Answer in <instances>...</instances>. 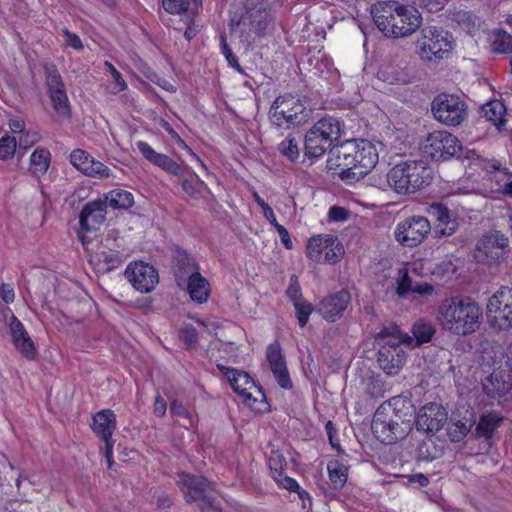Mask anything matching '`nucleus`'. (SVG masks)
I'll return each mask as SVG.
<instances>
[{
  "label": "nucleus",
  "mask_w": 512,
  "mask_h": 512,
  "mask_svg": "<svg viewBox=\"0 0 512 512\" xmlns=\"http://www.w3.org/2000/svg\"><path fill=\"white\" fill-rule=\"evenodd\" d=\"M266 358L278 385L283 389H291L293 386L292 381L278 341H274L268 345Z\"/></svg>",
  "instance_id": "nucleus-21"
},
{
  "label": "nucleus",
  "mask_w": 512,
  "mask_h": 512,
  "mask_svg": "<svg viewBox=\"0 0 512 512\" xmlns=\"http://www.w3.org/2000/svg\"><path fill=\"white\" fill-rule=\"evenodd\" d=\"M160 2L166 13L181 17L199 10L202 6V0H160Z\"/></svg>",
  "instance_id": "nucleus-31"
},
{
  "label": "nucleus",
  "mask_w": 512,
  "mask_h": 512,
  "mask_svg": "<svg viewBox=\"0 0 512 512\" xmlns=\"http://www.w3.org/2000/svg\"><path fill=\"white\" fill-rule=\"evenodd\" d=\"M173 258L177 284L183 287L189 278L199 273V267L195 260L183 250L176 249Z\"/></svg>",
  "instance_id": "nucleus-25"
},
{
  "label": "nucleus",
  "mask_w": 512,
  "mask_h": 512,
  "mask_svg": "<svg viewBox=\"0 0 512 512\" xmlns=\"http://www.w3.org/2000/svg\"><path fill=\"white\" fill-rule=\"evenodd\" d=\"M446 421V410L436 403H428L424 405L419 410L415 419L417 430L426 434H435L440 431Z\"/></svg>",
  "instance_id": "nucleus-18"
},
{
  "label": "nucleus",
  "mask_w": 512,
  "mask_h": 512,
  "mask_svg": "<svg viewBox=\"0 0 512 512\" xmlns=\"http://www.w3.org/2000/svg\"><path fill=\"white\" fill-rule=\"evenodd\" d=\"M268 463L273 477L282 476L287 467L286 458L278 450H272Z\"/></svg>",
  "instance_id": "nucleus-46"
},
{
  "label": "nucleus",
  "mask_w": 512,
  "mask_h": 512,
  "mask_svg": "<svg viewBox=\"0 0 512 512\" xmlns=\"http://www.w3.org/2000/svg\"><path fill=\"white\" fill-rule=\"evenodd\" d=\"M181 187L188 196L194 199L200 198L208 189L207 184L202 181L196 174L194 177L184 179L182 181Z\"/></svg>",
  "instance_id": "nucleus-39"
},
{
  "label": "nucleus",
  "mask_w": 512,
  "mask_h": 512,
  "mask_svg": "<svg viewBox=\"0 0 512 512\" xmlns=\"http://www.w3.org/2000/svg\"><path fill=\"white\" fill-rule=\"evenodd\" d=\"M385 392V383L381 379L370 377L365 381V393L371 398H381Z\"/></svg>",
  "instance_id": "nucleus-48"
},
{
  "label": "nucleus",
  "mask_w": 512,
  "mask_h": 512,
  "mask_svg": "<svg viewBox=\"0 0 512 512\" xmlns=\"http://www.w3.org/2000/svg\"><path fill=\"white\" fill-rule=\"evenodd\" d=\"M487 318L490 325L498 330L512 327V288L501 287L489 298Z\"/></svg>",
  "instance_id": "nucleus-12"
},
{
  "label": "nucleus",
  "mask_w": 512,
  "mask_h": 512,
  "mask_svg": "<svg viewBox=\"0 0 512 512\" xmlns=\"http://www.w3.org/2000/svg\"><path fill=\"white\" fill-rule=\"evenodd\" d=\"M350 302V293L343 289L323 298L317 306V311L325 320L333 323L344 315Z\"/></svg>",
  "instance_id": "nucleus-19"
},
{
  "label": "nucleus",
  "mask_w": 512,
  "mask_h": 512,
  "mask_svg": "<svg viewBox=\"0 0 512 512\" xmlns=\"http://www.w3.org/2000/svg\"><path fill=\"white\" fill-rule=\"evenodd\" d=\"M505 106L502 102L494 100L483 105L482 113L484 117L492 122L496 127L500 128L505 125Z\"/></svg>",
  "instance_id": "nucleus-36"
},
{
  "label": "nucleus",
  "mask_w": 512,
  "mask_h": 512,
  "mask_svg": "<svg viewBox=\"0 0 512 512\" xmlns=\"http://www.w3.org/2000/svg\"><path fill=\"white\" fill-rule=\"evenodd\" d=\"M163 128L172 136V138L176 139L178 143H181L182 147L191 155L193 159L197 161L202 169L206 171L208 170L205 162L182 140L179 134L170 126L168 122H164Z\"/></svg>",
  "instance_id": "nucleus-52"
},
{
  "label": "nucleus",
  "mask_w": 512,
  "mask_h": 512,
  "mask_svg": "<svg viewBox=\"0 0 512 512\" xmlns=\"http://www.w3.org/2000/svg\"><path fill=\"white\" fill-rule=\"evenodd\" d=\"M426 214L431 220L439 224H450L453 220L451 211L445 204L440 202L430 204L426 208Z\"/></svg>",
  "instance_id": "nucleus-38"
},
{
  "label": "nucleus",
  "mask_w": 512,
  "mask_h": 512,
  "mask_svg": "<svg viewBox=\"0 0 512 512\" xmlns=\"http://www.w3.org/2000/svg\"><path fill=\"white\" fill-rule=\"evenodd\" d=\"M199 10H195L185 16L182 17V20L186 24V29L184 31V38L187 41H191L194 39L200 32L202 26L196 21V16Z\"/></svg>",
  "instance_id": "nucleus-43"
},
{
  "label": "nucleus",
  "mask_w": 512,
  "mask_h": 512,
  "mask_svg": "<svg viewBox=\"0 0 512 512\" xmlns=\"http://www.w3.org/2000/svg\"><path fill=\"white\" fill-rule=\"evenodd\" d=\"M418 47L421 58L432 61L443 59L451 51L452 41L447 31L434 25H428L421 30Z\"/></svg>",
  "instance_id": "nucleus-10"
},
{
  "label": "nucleus",
  "mask_w": 512,
  "mask_h": 512,
  "mask_svg": "<svg viewBox=\"0 0 512 512\" xmlns=\"http://www.w3.org/2000/svg\"><path fill=\"white\" fill-rule=\"evenodd\" d=\"M103 198L105 199L108 207L118 210H127L134 204V196L131 192L117 188L104 193Z\"/></svg>",
  "instance_id": "nucleus-34"
},
{
  "label": "nucleus",
  "mask_w": 512,
  "mask_h": 512,
  "mask_svg": "<svg viewBox=\"0 0 512 512\" xmlns=\"http://www.w3.org/2000/svg\"><path fill=\"white\" fill-rule=\"evenodd\" d=\"M74 231L79 241L87 250L100 236L97 226H75Z\"/></svg>",
  "instance_id": "nucleus-41"
},
{
  "label": "nucleus",
  "mask_w": 512,
  "mask_h": 512,
  "mask_svg": "<svg viewBox=\"0 0 512 512\" xmlns=\"http://www.w3.org/2000/svg\"><path fill=\"white\" fill-rule=\"evenodd\" d=\"M373 21L386 37H406L421 25L422 17L413 6L397 1L379 2L371 9Z\"/></svg>",
  "instance_id": "nucleus-4"
},
{
  "label": "nucleus",
  "mask_w": 512,
  "mask_h": 512,
  "mask_svg": "<svg viewBox=\"0 0 512 512\" xmlns=\"http://www.w3.org/2000/svg\"><path fill=\"white\" fill-rule=\"evenodd\" d=\"M125 277L141 293L151 292L159 282L157 270L142 261L130 263L125 269Z\"/></svg>",
  "instance_id": "nucleus-17"
},
{
  "label": "nucleus",
  "mask_w": 512,
  "mask_h": 512,
  "mask_svg": "<svg viewBox=\"0 0 512 512\" xmlns=\"http://www.w3.org/2000/svg\"><path fill=\"white\" fill-rule=\"evenodd\" d=\"M99 260L105 264V270L111 271L119 267L125 260V257L116 251H103L99 254Z\"/></svg>",
  "instance_id": "nucleus-45"
},
{
  "label": "nucleus",
  "mask_w": 512,
  "mask_h": 512,
  "mask_svg": "<svg viewBox=\"0 0 512 512\" xmlns=\"http://www.w3.org/2000/svg\"><path fill=\"white\" fill-rule=\"evenodd\" d=\"M116 429V415L110 409L97 412L93 417L92 430L101 439H111Z\"/></svg>",
  "instance_id": "nucleus-27"
},
{
  "label": "nucleus",
  "mask_w": 512,
  "mask_h": 512,
  "mask_svg": "<svg viewBox=\"0 0 512 512\" xmlns=\"http://www.w3.org/2000/svg\"><path fill=\"white\" fill-rule=\"evenodd\" d=\"M414 406L410 399L395 396L381 404L372 420L374 435L385 444H393L410 430Z\"/></svg>",
  "instance_id": "nucleus-2"
},
{
  "label": "nucleus",
  "mask_w": 512,
  "mask_h": 512,
  "mask_svg": "<svg viewBox=\"0 0 512 512\" xmlns=\"http://www.w3.org/2000/svg\"><path fill=\"white\" fill-rule=\"evenodd\" d=\"M432 170L422 160L403 161L393 166L387 173L389 186L398 194L408 195L430 185Z\"/></svg>",
  "instance_id": "nucleus-5"
},
{
  "label": "nucleus",
  "mask_w": 512,
  "mask_h": 512,
  "mask_svg": "<svg viewBox=\"0 0 512 512\" xmlns=\"http://www.w3.org/2000/svg\"><path fill=\"white\" fill-rule=\"evenodd\" d=\"M437 320L442 330L455 336H468L479 329L482 309L470 297L453 296L441 302Z\"/></svg>",
  "instance_id": "nucleus-3"
},
{
  "label": "nucleus",
  "mask_w": 512,
  "mask_h": 512,
  "mask_svg": "<svg viewBox=\"0 0 512 512\" xmlns=\"http://www.w3.org/2000/svg\"><path fill=\"white\" fill-rule=\"evenodd\" d=\"M219 372L225 376L233 391L242 399V402L251 410L263 413L268 410L266 396L260 386L245 371L217 364Z\"/></svg>",
  "instance_id": "nucleus-7"
},
{
  "label": "nucleus",
  "mask_w": 512,
  "mask_h": 512,
  "mask_svg": "<svg viewBox=\"0 0 512 512\" xmlns=\"http://www.w3.org/2000/svg\"><path fill=\"white\" fill-rule=\"evenodd\" d=\"M136 147L143 158L154 166L173 176L183 175L184 168L178 162L166 154L158 153L148 142L137 141Z\"/></svg>",
  "instance_id": "nucleus-22"
},
{
  "label": "nucleus",
  "mask_w": 512,
  "mask_h": 512,
  "mask_svg": "<svg viewBox=\"0 0 512 512\" xmlns=\"http://www.w3.org/2000/svg\"><path fill=\"white\" fill-rule=\"evenodd\" d=\"M342 133V124L334 116L325 115L306 132L304 148L309 158H319L327 151L331 153Z\"/></svg>",
  "instance_id": "nucleus-6"
},
{
  "label": "nucleus",
  "mask_w": 512,
  "mask_h": 512,
  "mask_svg": "<svg viewBox=\"0 0 512 512\" xmlns=\"http://www.w3.org/2000/svg\"><path fill=\"white\" fill-rule=\"evenodd\" d=\"M9 330L12 335L13 341L21 336H25L27 333L23 324L14 315L11 316V320L9 323Z\"/></svg>",
  "instance_id": "nucleus-61"
},
{
  "label": "nucleus",
  "mask_w": 512,
  "mask_h": 512,
  "mask_svg": "<svg viewBox=\"0 0 512 512\" xmlns=\"http://www.w3.org/2000/svg\"><path fill=\"white\" fill-rule=\"evenodd\" d=\"M412 332L414 338L406 336L401 339L403 340V343H406L409 346H418L423 343H427L432 339L435 334V328L431 322L419 320L413 325Z\"/></svg>",
  "instance_id": "nucleus-32"
},
{
  "label": "nucleus",
  "mask_w": 512,
  "mask_h": 512,
  "mask_svg": "<svg viewBox=\"0 0 512 512\" xmlns=\"http://www.w3.org/2000/svg\"><path fill=\"white\" fill-rule=\"evenodd\" d=\"M197 502L202 512H222L220 502L217 499L208 495V492Z\"/></svg>",
  "instance_id": "nucleus-54"
},
{
  "label": "nucleus",
  "mask_w": 512,
  "mask_h": 512,
  "mask_svg": "<svg viewBox=\"0 0 512 512\" xmlns=\"http://www.w3.org/2000/svg\"><path fill=\"white\" fill-rule=\"evenodd\" d=\"M422 149L428 158L440 161L457 155L462 149V145L452 133L445 130H435L425 138Z\"/></svg>",
  "instance_id": "nucleus-11"
},
{
  "label": "nucleus",
  "mask_w": 512,
  "mask_h": 512,
  "mask_svg": "<svg viewBox=\"0 0 512 512\" xmlns=\"http://www.w3.org/2000/svg\"><path fill=\"white\" fill-rule=\"evenodd\" d=\"M306 255L315 262L334 264L342 259L344 248L337 238L319 235L309 239Z\"/></svg>",
  "instance_id": "nucleus-15"
},
{
  "label": "nucleus",
  "mask_w": 512,
  "mask_h": 512,
  "mask_svg": "<svg viewBox=\"0 0 512 512\" xmlns=\"http://www.w3.org/2000/svg\"><path fill=\"white\" fill-rule=\"evenodd\" d=\"M45 87L51 100L53 109L57 114L70 117L71 107L62 76L54 63H46L43 67Z\"/></svg>",
  "instance_id": "nucleus-13"
},
{
  "label": "nucleus",
  "mask_w": 512,
  "mask_h": 512,
  "mask_svg": "<svg viewBox=\"0 0 512 512\" xmlns=\"http://www.w3.org/2000/svg\"><path fill=\"white\" fill-rule=\"evenodd\" d=\"M330 482L334 489L343 488L348 478V469L345 464L339 460H330L327 464Z\"/></svg>",
  "instance_id": "nucleus-35"
},
{
  "label": "nucleus",
  "mask_w": 512,
  "mask_h": 512,
  "mask_svg": "<svg viewBox=\"0 0 512 512\" xmlns=\"http://www.w3.org/2000/svg\"><path fill=\"white\" fill-rule=\"evenodd\" d=\"M51 163V153L45 147L36 148L29 158V171L36 177L46 174Z\"/></svg>",
  "instance_id": "nucleus-33"
},
{
  "label": "nucleus",
  "mask_w": 512,
  "mask_h": 512,
  "mask_svg": "<svg viewBox=\"0 0 512 512\" xmlns=\"http://www.w3.org/2000/svg\"><path fill=\"white\" fill-rule=\"evenodd\" d=\"M472 422L457 421L449 429V435L454 442L461 441L471 430Z\"/></svg>",
  "instance_id": "nucleus-51"
},
{
  "label": "nucleus",
  "mask_w": 512,
  "mask_h": 512,
  "mask_svg": "<svg viewBox=\"0 0 512 512\" xmlns=\"http://www.w3.org/2000/svg\"><path fill=\"white\" fill-rule=\"evenodd\" d=\"M256 14L250 13V30L258 36H262L269 24L268 14L260 11H257Z\"/></svg>",
  "instance_id": "nucleus-44"
},
{
  "label": "nucleus",
  "mask_w": 512,
  "mask_h": 512,
  "mask_svg": "<svg viewBox=\"0 0 512 512\" xmlns=\"http://www.w3.org/2000/svg\"><path fill=\"white\" fill-rule=\"evenodd\" d=\"M310 117L304 102L296 95L285 93L278 96L269 110L271 123L278 127L289 129L300 126Z\"/></svg>",
  "instance_id": "nucleus-8"
},
{
  "label": "nucleus",
  "mask_w": 512,
  "mask_h": 512,
  "mask_svg": "<svg viewBox=\"0 0 512 512\" xmlns=\"http://www.w3.org/2000/svg\"><path fill=\"white\" fill-rule=\"evenodd\" d=\"M104 67H105V70L111 74V76L113 77V79L115 81V86H114V89L111 91V93L117 94V93L125 91L128 88V85L125 82V80L123 79L121 73L115 68V66L111 62L105 61Z\"/></svg>",
  "instance_id": "nucleus-50"
},
{
  "label": "nucleus",
  "mask_w": 512,
  "mask_h": 512,
  "mask_svg": "<svg viewBox=\"0 0 512 512\" xmlns=\"http://www.w3.org/2000/svg\"><path fill=\"white\" fill-rule=\"evenodd\" d=\"M13 343L16 350L27 359H33L35 357V347L28 333H26L25 336L17 338Z\"/></svg>",
  "instance_id": "nucleus-47"
},
{
  "label": "nucleus",
  "mask_w": 512,
  "mask_h": 512,
  "mask_svg": "<svg viewBox=\"0 0 512 512\" xmlns=\"http://www.w3.org/2000/svg\"><path fill=\"white\" fill-rule=\"evenodd\" d=\"M220 48L221 53L224 55L228 65L240 74H245L244 69L239 64L238 58L233 53L231 47L227 43V37L225 33L220 35Z\"/></svg>",
  "instance_id": "nucleus-42"
},
{
  "label": "nucleus",
  "mask_w": 512,
  "mask_h": 512,
  "mask_svg": "<svg viewBox=\"0 0 512 512\" xmlns=\"http://www.w3.org/2000/svg\"><path fill=\"white\" fill-rule=\"evenodd\" d=\"M492 50L499 54H512V35L504 30H498L494 34Z\"/></svg>",
  "instance_id": "nucleus-40"
},
{
  "label": "nucleus",
  "mask_w": 512,
  "mask_h": 512,
  "mask_svg": "<svg viewBox=\"0 0 512 512\" xmlns=\"http://www.w3.org/2000/svg\"><path fill=\"white\" fill-rule=\"evenodd\" d=\"M177 484L188 503L197 502L210 488V483L205 477L188 473L179 474Z\"/></svg>",
  "instance_id": "nucleus-23"
},
{
  "label": "nucleus",
  "mask_w": 512,
  "mask_h": 512,
  "mask_svg": "<svg viewBox=\"0 0 512 512\" xmlns=\"http://www.w3.org/2000/svg\"><path fill=\"white\" fill-rule=\"evenodd\" d=\"M279 154L289 160L291 163H296L300 157V149L298 142L291 134L285 137L277 146Z\"/></svg>",
  "instance_id": "nucleus-37"
},
{
  "label": "nucleus",
  "mask_w": 512,
  "mask_h": 512,
  "mask_svg": "<svg viewBox=\"0 0 512 512\" xmlns=\"http://www.w3.org/2000/svg\"><path fill=\"white\" fill-rule=\"evenodd\" d=\"M483 390L490 398L496 399L505 396L512 388V377L509 371L494 369L483 381Z\"/></svg>",
  "instance_id": "nucleus-24"
},
{
  "label": "nucleus",
  "mask_w": 512,
  "mask_h": 512,
  "mask_svg": "<svg viewBox=\"0 0 512 512\" xmlns=\"http://www.w3.org/2000/svg\"><path fill=\"white\" fill-rule=\"evenodd\" d=\"M349 217L350 211L341 206H332L328 212V219L331 222H345Z\"/></svg>",
  "instance_id": "nucleus-56"
},
{
  "label": "nucleus",
  "mask_w": 512,
  "mask_h": 512,
  "mask_svg": "<svg viewBox=\"0 0 512 512\" xmlns=\"http://www.w3.org/2000/svg\"><path fill=\"white\" fill-rule=\"evenodd\" d=\"M170 412L172 415L187 419L188 422L191 423L189 411L185 408V406L182 403L178 402L177 400H173L171 402Z\"/></svg>",
  "instance_id": "nucleus-63"
},
{
  "label": "nucleus",
  "mask_w": 512,
  "mask_h": 512,
  "mask_svg": "<svg viewBox=\"0 0 512 512\" xmlns=\"http://www.w3.org/2000/svg\"><path fill=\"white\" fill-rule=\"evenodd\" d=\"M180 338L188 347H193L198 341V334L193 326L187 325L181 329Z\"/></svg>",
  "instance_id": "nucleus-59"
},
{
  "label": "nucleus",
  "mask_w": 512,
  "mask_h": 512,
  "mask_svg": "<svg viewBox=\"0 0 512 512\" xmlns=\"http://www.w3.org/2000/svg\"><path fill=\"white\" fill-rule=\"evenodd\" d=\"M40 140V134L37 131H24L19 138V146L25 150L35 145Z\"/></svg>",
  "instance_id": "nucleus-58"
},
{
  "label": "nucleus",
  "mask_w": 512,
  "mask_h": 512,
  "mask_svg": "<svg viewBox=\"0 0 512 512\" xmlns=\"http://www.w3.org/2000/svg\"><path fill=\"white\" fill-rule=\"evenodd\" d=\"M17 141L15 137L5 135L0 138V159L8 160L12 158L16 151Z\"/></svg>",
  "instance_id": "nucleus-49"
},
{
  "label": "nucleus",
  "mask_w": 512,
  "mask_h": 512,
  "mask_svg": "<svg viewBox=\"0 0 512 512\" xmlns=\"http://www.w3.org/2000/svg\"><path fill=\"white\" fill-rule=\"evenodd\" d=\"M416 227L417 226H398L395 231L397 241L408 247H414L420 244L426 237L431 226H421V229H417Z\"/></svg>",
  "instance_id": "nucleus-28"
},
{
  "label": "nucleus",
  "mask_w": 512,
  "mask_h": 512,
  "mask_svg": "<svg viewBox=\"0 0 512 512\" xmlns=\"http://www.w3.org/2000/svg\"><path fill=\"white\" fill-rule=\"evenodd\" d=\"M193 301L205 303L210 294V285L200 272L189 278L185 284Z\"/></svg>",
  "instance_id": "nucleus-30"
},
{
  "label": "nucleus",
  "mask_w": 512,
  "mask_h": 512,
  "mask_svg": "<svg viewBox=\"0 0 512 512\" xmlns=\"http://www.w3.org/2000/svg\"><path fill=\"white\" fill-rule=\"evenodd\" d=\"M402 344L404 343L400 337L391 336L378 351L379 366L387 375L398 374L405 363Z\"/></svg>",
  "instance_id": "nucleus-16"
},
{
  "label": "nucleus",
  "mask_w": 512,
  "mask_h": 512,
  "mask_svg": "<svg viewBox=\"0 0 512 512\" xmlns=\"http://www.w3.org/2000/svg\"><path fill=\"white\" fill-rule=\"evenodd\" d=\"M296 310V317L301 327H304L313 311L311 303L304 300L293 303Z\"/></svg>",
  "instance_id": "nucleus-53"
},
{
  "label": "nucleus",
  "mask_w": 512,
  "mask_h": 512,
  "mask_svg": "<svg viewBox=\"0 0 512 512\" xmlns=\"http://www.w3.org/2000/svg\"><path fill=\"white\" fill-rule=\"evenodd\" d=\"M288 297L292 300L293 303L303 300L301 288L298 283L297 276L293 275L290 278V284L286 291Z\"/></svg>",
  "instance_id": "nucleus-60"
},
{
  "label": "nucleus",
  "mask_w": 512,
  "mask_h": 512,
  "mask_svg": "<svg viewBox=\"0 0 512 512\" xmlns=\"http://www.w3.org/2000/svg\"><path fill=\"white\" fill-rule=\"evenodd\" d=\"M447 2L448 0H417L419 7L429 13L440 12Z\"/></svg>",
  "instance_id": "nucleus-57"
},
{
  "label": "nucleus",
  "mask_w": 512,
  "mask_h": 512,
  "mask_svg": "<svg viewBox=\"0 0 512 512\" xmlns=\"http://www.w3.org/2000/svg\"><path fill=\"white\" fill-rule=\"evenodd\" d=\"M279 486L289 490V491H298L299 484L293 478L285 476L284 473L282 476L273 477Z\"/></svg>",
  "instance_id": "nucleus-64"
},
{
  "label": "nucleus",
  "mask_w": 512,
  "mask_h": 512,
  "mask_svg": "<svg viewBox=\"0 0 512 512\" xmlns=\"http://www.w3.org/2000/svg\"><path fill=\"white\" fill-rule=\"evenodd\" d=\"M503 420V416L496 411L483 414L475 428L476 437L486 440L491 439L495 430L502 424Z\"/></svg>",
  "instance_id": "nucleus-29"
},
{
  "label": "nucleus",
  "mask_w": 512,
  "mask_h": 512,
  "mask_svg": "<svg viewBox=\"0 0 512 512\" xmlns=\"http://www.w3.org/2000/svg\"><path fill=\"white\" fill-rule=\"evenodd\" d=\"M70 163L78 171L90 177L108 178L111 170L103 162L94 159L83 149H74L70 154Z\"/></svg>",
  "instance_id": "nucleus-20"
},
{
  "label": "nucleus",
  "mask_w": 512,
  "mask_h": 512,
  "mask_svg": "<svg viewBox=\"0 0 512 512\" xmlns=\"http://www.w3.org/2000/svg\"><path fill=\"white\" fill-rule=\"evenodd\" d=\"M378 161V151L371 141L353 139L336 147L327 160V168L333 175L352 184L370 173Z\"/></svg>",
  "instance_id": "nucleus-1"
},
{
  "label": "nucleus",
  "mask_w": 512,
  "mask_h": 512,
  "mask_svg": "<svg viewBox=\"0 0 512 512\" xmlns=\"http://www.w3.org/2000/svg\"><path fill=\"white\" fill-rule=\"evenodd\" d=\"M397 284V293L399 296H405L412 291V281L406 269L399 270V278Z\"/></svg>",
  "instance_id": "nucleus-55"
},
{
  "label": "nucleus",
  "mask_w": 512,
  "mask_h": 512,
  "mask_svg": "<svg viewBox=\"0 0 512 512\" xmlns=\"http://www.w3.org/2000/svg\"><path fill=\"white\" fill-rule=\"evenodd\" d=\"M107 208L108 205L103 196L87 202L79 213L78 224H88L89 220L94 224H103L106 220Z\"/></svg>",
  "instance_id": "nucleus-26"
},
{
  "label": "nucleus",
  "mask_w": 512,
  "mask_h": 512,
  "mask_svg": "<svg viewBox=\"0 0 512 512\" xmlns=\"http://www.w3.org/2000/svg\"><path fill=\"white\" fill-rule=\"evenodd\" d=\"M62 32L66 36V46L72 47L78 51L84 48L80 37L76 33L69 31L67 28H64Z\"/></svg>",
  "instance_id": "nucleus-62"
},
{
  "label": "nucleus",
  "mask_w": 512,
  "mask_h": 512,
  "mask_svg": "<svg viewBox=\"0 0 512 512\" xmlns=\"http://www.w3.org/2000/svg\"><path fill=\"white\" fill-rule=\"evenodd\" d=\"M508 251V236L498 230H492L478 240L473 257L478 263H492L503 258Z\"/></svg>",
  "instance_id": "nucleus-14"
},
{
  "label": "nucleus",
  "mask_w": 512,
  "mask_h": 512,
  "mask_svg": "<svg viewBox=\"0 0 512 512\" xmlns=\"http://www.w3.org/2000/svg\"><path fill=\"white\" fill-rule=\"evenodd\" d=\"M431 112L439 123L456 127L468 117V106L459 95L442 92L432 100Z\"/></svg>",
  "instance_id": "nucleus-9"
}]
</instances>
